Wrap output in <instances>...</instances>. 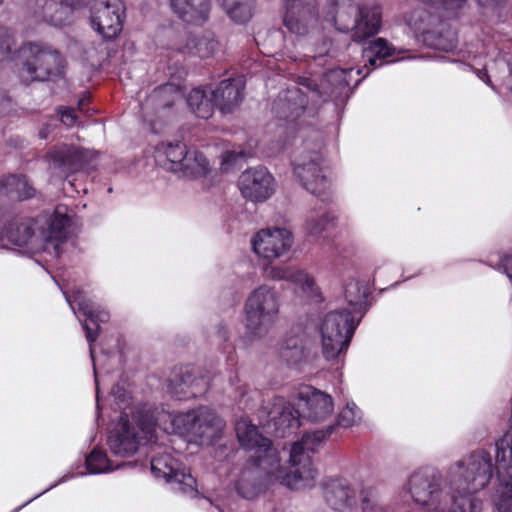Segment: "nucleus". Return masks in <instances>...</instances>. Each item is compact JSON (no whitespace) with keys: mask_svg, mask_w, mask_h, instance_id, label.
<instances>
[{"mask_svg":"<svg viewBox=\"0 0 512 512\" xmlns=\"http://www.w3.org/2000/svg\"><path fill=\"white\" fill-rule=\"evenodd\" d=\"M280 357L288 366L298 367L307 359V353L298 337H289L285 339L280 349Z\"/></svg>","mask_w":512,"mask_h":512,"instance_id":"nucleus-37","label":"nucleus"},{"mask_svg":"<svg viewBox=\"0 0 512 512\" xmlns=\"http://www.w3.org/2000/svg\"><path fill=\"white\" fill-rule=\"evenodd\" d=\"M50 129H51V126L50 124H45L41 130L39 131V137L41 139H47L48 138V135L50 133Z\"/></svg>","mask_w":512,"mask_h":512,"instance_id":"nucleus-54","label":"nucleus"},{"mask_svg":"<svg viewBox=\"0 0 512 512\" xmlns=\"http://www.w3.org/2000/svg\"><path fill=\"white\" fill-rule=\"evenodd\" d=\"M361 72H362V71H361V69H357V70H356V74H357V75H359Z\"/></svg>","mask_w":512,"mask_h":512,"instance_id":"nucleus-61","label":"nucleus"},{"mask_svg":"<svg viewBox=\"0 0 512 512\" xmlns=\"http://www.w3.org/2000/svg\"><path fill=\"white\" fill-rule=\"evenodd\" d=\"M222 49V44L214 32L206 30L188 38L183 53L208 59L215 57Z\"/></svg>","mask_w":512,"mask_h":512,"instance_id":"nucleus-29","label":"nucleus"},{"mask_svg":"<svg viewBox=\"0 0 512 512\" xmlns=\"http://www.w3.org/2000/svg\"><path fill=\"white\" fill-rule=\"evenodd\" d=\"M238 186L244 198L264 202L274 195L277 183L266 167L258 166L242 172Z\"/></svg>","mask_w":512,"mask_h":512,"instance_id":"nucleus-18","label":"nucleus"},{"mask_svg":"<svg viewBox=\"0 0 512 512\" xmlns=\"http://www.w3.org/2000/svg\"><path fill=\"white\" fill-rule=\"evenodd\" d=\"M246 156H247V154H245L242 151L239 152V153H236L235 151H231V152L228 151L224 155L223 162L224 163H227V162H230V161L235 162L237 157H246Z\"/></svg>","mask_w":512,"mask_h":512,"instance_id":"nucleus-51","label":"nucleus"},{"mask_svg":"<svg viewBox=\"0 0 512 512\" xmlns=\"http://www.w3.org/2000/svg\"><path fill=\"white\" fill-rule=\"evenodd\" d=\"M154 157L159 166L184 177L202 176L208 171L209 163L203 153L180 141L158 144Z\"/></svg>","mask_w":512,"mask_h":512,"instance_id":"nucleus-8","label":"nucleus"},{"mask_svg":"<svg viewBox=\"0 0 512 512\" xmlns=\"http://www.w3.org/2000/svg\"><path fill=\"white\" fill-rule=\"evenodd\" d=\"M506 67H507V80L512 78V53L504 52Z\"/></svg>","mask_w":512,"mask_h":512,"instance_id":"nucleus-53","label":"nucleus"},{"mask_svg":"<svg viewBox=\"0 0 512 512\" xmlns=\"http://www.w3.org/2000/svg\"><path fill=\"white\" fill-rule=\"evenodd\" d=\"M318 54H319V55H322V54H324V51L319 50V51H318ZM325 54H328V51H325Z\"/></svg>","mask_w":512,"mask_h":512,"instance_id":"nucleus-60","label":"nucleus"},{"mask_svg":"<svg viewBox=\"0 0 512 512\" xmlns=\"http://www.w3.org/2000/svg\"><path fill=\"white\" fill-rule=\"evenodd\" d=\"M75 213L66 205H58L52 212L45 211L35 224H71Z\"/></svg>","mask_w":512,"mask_h":512,"instance_id":"nucleus-40","label":"nucleus"},{"mask_svg":"<svg viewBox=\"0 0 512 512\" xmlns=\"http://www.w3.org/2000/svg\"><path fill=\"white\" fill-rule=\"evenodd\" d=\"M219 333L221 334V338L225 340V339H226V332H224V333L222 334V332H221V331H219Z\"/></svg>","mask_w":512,"mask_h":512,"instance_id":"nucleus-58","label":"nucleus"},{"mask_svg":"<svg viewBox=\"0 0 512 512\" xmlns=\"http://www.w3.org/2000/svg\"><path fill=\"white\" fill-rule=\"evenodd\" d=\"M113 394L120 403L126 402V392L120 386L117 385L113 388Z\"/></svg>","mask_w":512,"mask_h":512,"instance_id":"nucleus-52","label":"nucleus"},{"mask_svg":"<svg viewBox=\"0 0 512 512\" xmlns=\"http://www.w3.org/2000/svg\"><path fill=\"white\" fill-rule=\"evenodd\" d=\"M285 144H286V142H283V143L281 144V146L278 148V151L282 150V149L284 148Z\"/></svg>","mask_w":512,"mask_h":512,"instance_id":"nucleus-59","label":"nucleus"},{"mask_svg":"<svg viewBox=\"0 0 512 512\" xmlns=\"http://www.w3.org/2000/svg\"><path fill=\"white\" fill-rule=\"evenodd\" d=\"M21 73L32 81H46L63 73V59L58 51L43 43H25L17 52Z\"/></svg>","mask_w":512,"mask_h":512,"instance_id":"nucleus-9","label":"nucleus"},{"mask_svg":"<svg viewBox=\"0 0 512 512\" xmlns=\"http://www.w3.org/2000/svg\"><path fill=\"white\" fill-rule=\"evenodd\" d=\"M97 153L74 145L61 144L55 146L47 155L49 167L61 177L88 170L96 159Z\"/></svg>","mask_w":512,"mask_h":512,"instance_id":"nucleus-15","label":"nucleus"},{"mask_svg":"<svg viewBox=\"0 0 512 512\" xmlns=\"http://www.w3.org/2000/svg\"><path fill=\"white\" fill-rule=\"evenodd\" d=\"M422 40L427 46L436 50L449 52L456 48V40L453 33L442 35L434 31H429V33H425Z\"/></svg>","mask_w":512,"mask_h":512,"instance_id":"nucleus-42","label":"nucleus"},{"mask_svg":"<svg viewBox=\"0 0 512 512\" xmlns=\"http://www.w3.org/2000/svg\"><path fill=\"white\" fill-rule=\"evenodd\" d=\"M170 8L183 23L203 26L210 19L212 0H170Z\"/></svg>","mask_w":512,"mask_h":512,"instance_id":"nucleus-25","label":"nucleus"},{"mask_svg":"<svg viewBox=\"0 0 512 512\" xmlns=\"http://www.w3.org/2000/svg\"><path fill=\"white\" fill-rule=\"evenodd\" d=\"M354 71L352 67L331 69L324 74L320 88L315 80L310 78L301 79L300 84L310 91L313 100L316 101V98H320L327 101L339 97L350 86Z\"/></svg>","mask_w":512,"mask_h":512,"instance_id":"nucleus-19","label":"nucleus"},{"mask_svg":"<svg viewBox=\"0 0 512 512\" xmlns=\"http://www.w3.org/2000/svg\"><path fill=\"white\" fill-rule=\"evenodd\" d=\"M334 12L325 20L342 33H350L351 40L363 42L378 34L382 26V9L376 3L360 4L358 0H330Z\"/></svg>","mask_w":512,"mask_h":512,"instance_id":"nucleus-4","label":"nucleus"},{"mask_svg":"<svg viewBox=\"0 0 512 512\" xmlns=\"http://www.w3.org/2000/svg\"><path fill=\"white\" fill-rule=\"evenodd\" d=\"M155 424L151 417H143L137 425L129 421L127 415L122 414L114 432L108 438L111 453L119 457L134 455L141 439L151 440L154 436Z\"/></svg>","mask_w":512,"mask_h":512,"instance_id":"nucleus-10","label":"nucleus"},{"mask_svg":"<svg viewBox=\"0 0 512 512\" xmlns=\"http://www.w3.org/2000/svg\"><path fill=\"white\" fill-rule=\"evenodd\" d=\"M407 486L416 504L425 507L429 512H445V507L442 505V476L438 470L425 467L413 472Z\"/></svg>","mask_w":512,"mask_h":512,"instance_id":"nucleus-12","label":"nucleus"},{"mask_svg":"<svg viewBox=\"0 0 512 512\" xmlns=\"http://www.w3.org/2000/svg\"><path fill=\"white\" fill-rule=\"evenodd\" d=\"M424 4H428L431 6L443 8L445 10H457L459 9L465 0H419Z\"/></svg>","mask_w":512,"mask_h":512,"instance_id":"nucleus-46","label":"nucleus"},{"mask_svg":"<svg viewBox=\"0 0 512 512\" xmlns=\"http://www.w3.org/2000/svg\"><path fill=\"white\" fill-rule=\"evenodd\" d=\"M244 84L241 79L229 78L218 83L215 89H209L214 106L222 113H231L243 100Z\"/></svg>","mask_w":512,"mask_h":512,"instance_id":"nucleus-26","label":"nucleus"},{"mask_svg":"<svg viewBox=\"0 0 512 512\" xmlns=\"http://www.w3.org/2000/svg\"><path fill=\"white\" fill-rule=\"evenodd\" d=\"M11 55V38L0 32V61L9 59Z\"/></svg>","mask_w":512,"mask_h":512,"instance_id":"nucleus-47","label":"nucleus"},{"mask_svg":"<svg viewBox=\"0 0 512 512\" xmlns=\"http://www.w3.org/2000/svg\"><path fill=\"white\" fill-rule=\"evenodd\" d=\"M92 27L106 40L115 39L122 31L126 17L123 0H88Z\"/></svg>","mask_w":512,"mask_h":512,"instance_id":"nucleus-14","label":"nucleus"},{"mask_svg":"<svg viewBox=\"0 0 512 512\" xmlns=\"http://www.w3.org/2000/svg\"><path fill=\"white\" fill-rule=\"evenodd\" d=\"M366 52L371 54L368 60L369 64L373 67H377L382 65L383 60L395 53V48L386 39L377 38L370 42Z\"/></svg>","mask_w":512,"mask_h":512,"instance_id":"nucleus-39","label":"nucleus"},{"mask_svg":"<svg viewBox=\"0 0 512 512\" xmlns=\"http://www.w3.org/2000/svg\"><path fill=\"white\" fill-rule=\"evenodd\" d=\"M360 418V409L356 406V404L347 403L346 407L342 409L338 414L336 424H333L332 426H335V429L337 427L348 428L353 426L357 420H360Z\"/></svg>","mask_w":512,"mask_h":512,"instance_id":"nucleus-45","label":"nucleus"},{"mask_svg":"<svg viewBox=\"0 0 512 512\" xmlns=\"http://www.w3.org/2000/svg\"><path fill=\"white\" fill-rule=\"evenodd\" d=\"M251 244L259 256L267 259L278 258L290 249L292 233L285 226H267L253 237Z\"/></svg>","mask_w":512,"mask_h":512,"instance_id":"nucleus-20","label":"nucleus"},{"mask_svg":"<svg viewBox=\"0 0 512 512\" xmlns=\"http://www.w3.org/2000/svg\"><path fill=\"white\" fill-rule=\"evenodd\" d=\"M86 468L92 474H100L113 471L120 468L123 465H130L131 463L112 465V462L108 459L107 454L104 450L94 448L91 453L86 457Z\"/></svg>","mask_w":512,"mask_h":512,"instance_id":"nucleus-38","label":"nucleus"},{"mask_svg":"<svg viewBox=\"0 0 512 512\" xmlns=\"http://www.w3.org/2000/svg\"><path fill=\"white\" fill-rule=\"evenodd\" d=\"M245 327L252 337L265 336L279 313V298L275 290L261 285L250 293L245 306Z\"/></svg>","mask_w":512,"mask_h":512,"instance_id":"nucleus-7","label":"nucleus"},{"mask_svg":"<svg viewBox=\"0 0 512 512\" xmlns=\"http://www.w3.org/2000/svg\"><path fill=\"white\" fill-rule=\"evenodd\" d=\"M171 88L169 86H163V87H160L158 90H157V93L158 94H162V93H165L167 92L168 90H170Z\"/></svg>","mask_w":512,"mask_h":512,"instance_id":"nucleus-57","label":"nucleus"},{"mask_svg":"<svg viewBox=\"0 0 512 512\" xmlns=\"http://www.w3.org/2000/svg\"><path fill=\"white\" fill-rule=\"evenodd\" d=\"M199 408L196 410L188 411L186 413H179L173 418V425L182 430L184 433L192 434L196 437V430L199 419Z\"/></svg>","mask_w":512,"mask_h":512,"instance_id":"nucleus-43","label":"nucleus"},{"mask_svg":"<svg viewBox=\"0 0 512 512\" xmlns=\"http://www.w3.org/2000/svg\"><path fill=\"white\" fill-rule=\"evenodd\" d=\"M61 122L66 126H73L76 123L74 109L65 108L60 112Z\"/></svg>","mask_w":512,"mask_h":512,"instance_id":"nucleus-48","label":"nucleus"},{"mask_svg":"<svg viewBox=\"0 0 512 512\" xmlns=\"http://www.w3.org/2000/svg\"><path fill=\"white\" fill-rule=\"evenodd\" d=\"M256 0H218L227 16L237 24L248 22L253 16Z\"/></svg>","mask_w":512,"mask_h":512,"instance_id":"nucleus-36","label":"nucleus"},{"mask_svg":"<svg viewBox=\"0 0 512 512\" xmlns=\"http://www.w3.org/2000/svg\"><path fill=\"white\" fill-rule=\"evenodd\" d=\"M57 486V483H54L53 485H51V488H54Z\"/></svg>","mask_w":512,"mask_h":512,"instance_id":"nucleus-64","label":"nucleus"},{"mask_svg":"<svg viewBox=\"0 0 512 512\" xmlns=\"http://www.w3.org/2000/svg\"><path fill=\"white\" fill-rule=\"evenodd\" d=\"M200 381L192 367H180L173 371L169 379V389L171 393L178 397L189 396L188 389L197 386Z\"/></svg>","mask_w":512,"mask_h":512,"instance_id":"nucleus-35","label":"nucleus"},{"mask_svg":"<svg viewBox=\"0 0 512 512\" xmlns=\"http://www.w3.org/2000/svg\"><path fill=\"white\" fill-rule=\"evenodd\" d=\"M299 399L305 402V416L312 422L325 420L333 412L332 397L314 388L299 393Z\"/></svg>","mask_w":512,"mask_h":512,"instance_id":"nucleus-28","label":"nucleus"},{"mask_svg":"<svg viewBox=\"0 0 512 512\" xmlns=\"http://www.w3.org/2000/svg\"><path fill=\"white\" fill-rule=\"evenodd\" d=\"M57 486V483H54L53 485H51V488H54Z\"/></svg>","mask_w":512,"mask_h":512,"instance_id":"nucleus-62","label":"nucleus"},{"mask_svg":"<svg viewBox=\"0 0 512 512\" xmlns=\"http://www.w3.org/2000/svg\"><path fill=\"white\" fill-rule=\"evenodd\" d=\"M249 455V462L253 469H247L243 472L241 478L237 483V491L239 495H241L245 499H253L258 496L269 483L280 482L273 475H269L266 469L257 464L255 460H253L252 456L254 454V450L246 449Z\"/></svg>","mask_w":512,"mask_h":512,"instance_id":"nucleus-24","label":"nucleus"},{"mask_svg":"<svg viewBox=\"0 0 512 512\" xmlns=\"http://www.w3.org/2000/svg\"><path fill=\"white\" fill-rule=\"evenodd\" d=\"M497 482L491 501L498 512H512V442L507 436L496 442Z\"/></svg>","mask_w":512,"mask_h":512,"instance_id":"nucleus-13","label":"nucleus"},{"mask_svg":"<svg viewBox=\"0 0 512 512\" xmlns=\"http://www.w3.org/2000/svg\"><path fill=\"white\" fill-rule=\"evenodd\" d=\"M481 6H493L504 2L505 0H477Z\"/></svg>","mask_w":512,"mask_h":512,"instance_id":"nucleus-55","label":"nucleus"},{"mask_svg":"<svg viewBox=\"0 0 512 512\" xmlns=\"http://www.w3.org/2000/svg\"><path fill=\"white\" fill-rule=\"evenodd\" d=\"M361 503L363 512H387L374 488H367L361 492Z\"/></svg>","mask_w":512,"mask_h":512,"instance_id":"nucleus-44","label":"nucleus"},{"mask_svg":"<svg viewBox=\"0 0 512 512\" xmlns=\"http://www.w3.org/2000/svg\"><path fill=\"white\" fill-rule=\"evenodd\" d=\"M264 425L277 437H286L300 426L299 412L283 397L275 396L261 409Z\"/></svg>","mask_w":512,"mask_h":512,"instance_id":"nucleus-16","label":"nucleus"},{"mask_svg":"<svg viewBox=\"0 0 512 512\" xmlns=\"http://www.w3.org/2000/svg\"><path fill=\"white\" fill-rule=\"evenodd\" d=\"M502 266L505 274L512 281V253L503 258Z\"/></svg>","mask_w":512,"mask_h":512,"instance_id":"nucleus-50","label":"nucleus"},{"mask_svg":"<svg viewBox=\"0 0 512 512\" xmlns=\"http://www.w3.org/2000/svg\"><path fill=\"white\" fill-rule=\"evenodd\" d=\"M67 227L40 226V235L35 236L32 226H0V242L6 240L12 245L26 247L27 252L43 250L59 256L68 237Z\"/></svg>","mask_w":512,"mask_h":512,"instance_id":"nucleus-6","label":"nucleus"},{"mask_svg":"<svg viewBox=\"0 0 512 512\" xmlns=\"http://www.w3.org/2000/svg\"><path fill=\"white\" fill-rule=\"evenodd\" d=\"M366 289L356 281L345 288V299L350 309L327 313L321 325L322 355L328 362L338 365L350 345L360 319L366 313Z\"/></svg>","mask_w":512,"mask_h":512,"instance_id":"nucleus-2","label":"nucleus"},{"mask_svg":"<svg viewBox=\"0 0 512 512\" xmlns=\"http://www.w3.org/2000/svg\"><path fill=\"white\" fill-rule=\"evenodd\" d=\"M88 6V0H36L34 14L55 27H62L71 21L73 9Z\"/></svg>","mask_w":512,"mask_h":512,"instance_id":"nucleus-22","label":"nucleus"},{"mask_svg":"<svg viewBox=\"0 0 512 512\" xmlns=\"http://www.w3.org/2000/svg\"><path fill=\"white\" fill-rule=\"evenodd\" d=\"M488 60L480 68L481 65L477 57H474V63L469 64L479 79L496 91L497 86L504 85L507 81V67L504 52L497 46L491 47L487 52Z\"/></svg>","mask_w":512,"mask_h":512,"instance_id":"nucleus-23","label":"nucleus"},{"mask_svg":"<svg viewBox=\"0 0 512 512\" xmlns=\"http://www.w3.org/2000/svg\"><path fill=\"white\" fill-rule=\"evenodd\" d=\"M151 471L156 477H163L167 482L175 484L176 490L194 496L197 494L196 479L170 455H161L151 460Z\"/></svg>","mask_w":512,"mask_h":512,"instance_id":"nucleus-21","label":"nucleus"},{"mask_svg":"<svg viewBox=\"0 0 512 512\" xmlns=\"http://www.w3.org/2000/svg\"><path fill=\"white\" fill-rule=\"evenodd\" d=\"M89 96H84L78 101V108L81 110L83 106L85 105L86 101H88Z\"/></svg>","mask_w":512,"mask_h":512,"instance_id":"nucleus-56","label":"nucleus"},{"mask_svg":"<svg viewBox=\"0 0 512 512\" xmlns=\"http://www.w3.org/2000/svg\"><path fill=\"white\" fill-rule=\"evenodd\" d=\"M57 486V483H54L53 485H51V488H54Z\"/></svg>","mask_w":512,"mask_h":512,"instance_id":"nucleus-63","label":"nucleus"},{"mask_svg":"<svg viewBox=\"0 0 512 512\" xmlns=\"http://www.w3.org/2000/svg\"><path fill=\"white\" fill-rule=\"evenodd\" d=\"M210 88H194L187 97V104L192 113L201 119H208L214 111L213 97L209 93Z\"/></svg>","mask_w":512,"mask_h":512,"instance_id":"nucleus-34","label":"nucleus"},{"mask_svg":"<svg viewBox=\"0 0 512 512\" xmlns=\"http://www.w3.org/2000/svg\"><path fill=\"white\" fill-rule=\"evenodd\" d=\"M431 19V15L424 9H415L407 17L406 23L409 28L414 32L416 36H425V33H429L428 23Z\"/></svg>","mask_w":512,"mask_h":512,"instance_id":"nucleus-41","label":"nucleus"},{"mask_svg":"<svg viewBox=\"0 0 512 512\" xmlns=\"http://www.w3.org/2000/svg\"><path fill=\"white\" fill-rule=\"evenodd\" d=\"M236 434L243 449L254 450L253 460L266 469L269 475L280 480L281 485L290 489L300 490L313 485L316 469L313 467L308 451L314 452L316 448L335 431V426H328L325 430L317 429L306 432L301 441L295 442L289 452L290 467L280 464V457L272 441L259 433L255 425L245 421L236 424Z\"/></svg>","mask_w":512,"mask_h":512,"instance_id":"nucleus-1","label":"nucleus"},{"mask_svg":"<svg viewBox=\"0 0 512 512\" xmlns=\"http://www.w3.org/2000/svg\"><path fill=\"white\" fill-rule=\"evenodd\" d=\"M282 12L284 27L298 38L320 34L317 0H282Z\"/></svg>","mask_w":512,"mask_h":512,"instance_id":"nucleus-11","label":"nucleus"},{"mask_svg":"<svg viewBox=\"0 0 512 512\" xmlns=\"http://www.w3.org/2000/svg\"><path fill=\"white\" fill-rule=\"evenodd\" d=\"M198 417L196 437L207 442L218 439L224 427V421L208 407H199Z\"/></svg>","mask_w":512,"mask_h":512,"instance_id":"nucleus-32","label":"nucleus"},{"mask_svg":"<svg viewBox=\"0 0 512 512\" xmlns=\"http://www.w3.org/2000/svg\"><path fill=\"white\" fill-rule=\"evenodd\" d=\"M339 221V214L335 210H325L316 224H332Z\"/></svg>","mask_w":512,"mask_h":512,"instance_id":"nucleus-49","label":"nucleus"},{"mask_svg":"<svg viewBox=\"0 0 512 512\" xmlns=\"http://www.w3.org/2000/svg\"><path fill=\"white\" fill-rule=\"evenodd\" d=\"M495 468L490 453L482 449L452 466L448 472L451 505L447 512H480L482 501L472 495L490 483Z\"/></svg>","mask_w":512,"mask_h":512,"instance_id":"nucleus-3","label":"nucleus"},{"mask_svg":"<svg viewBox=\"0 0 512 512\" xmlns=\"http://www.w3.org/2000/svg\"><path fill=\"white\" fill-rule=\"evenodd\" d=\"M64 295L73 312L76 313L73 305V302H75L78 306V311L87 318V320L81 321V325L85 330L86 339L89 342L90 355L94 361L93 343L99 336L100 323H106L110 318V314L108 311L100 308L99 305L89 299L85 292L80 289L73 291V300H71V297L65 292Z\"/></svg>","mask_w":512,"mask_h":512,"instance_id":"nucleus-17","label":"nucleus"},{"mask_svg":"<svg viewBox=\"0 0 512 512\" xmlns=\"http://www.w3.org/2000/svg\"><path fill=\"white\" fill-rule=\"evenodd\" d=\"M327 504L334 510L343 511L355 502V491L343 479L331 480L324 486Z\"/></svg>","mask_w":512,"mask_h":512,"instance_id":"nucleus-30","label":"nucleus"},{"mask_svg":"<svg viewBox=\"0 0 512 512\" xmlns=\"http://www.w3.org/2000/svg\"><path fill=\"white\" fill-rule=\"evenodd\" d=\"M35 195V189L25 176L9 175L0 181V196L12 200H25Z\"/></svg>","mask_w":512,"mask_h":512,"instance_id":"nucleus-33","label":"nucleus"},{"mask_svg":"<svg viewBox=\"0 0 512 512\" xmlns=\"http://www.w3.org/2000/svg\"><path fill=\"white\" fill-rule=\"evenodd\" d=\"M299 90L288 91L284 97H279L273 104L276 116L281 120L294 122L305 110V100L299 97Z\"/></svg>","mask_w":512,"mask_h":512,"instance_id":"nucleus-31","label":"nucleus"},{"mask_svg":"<svg viewBox=\"0 0 512 512\" xmlns=\"http://www.w3.org/2000/svg\"><path fill=\"white\" fill-rule=\"evenodd\" d=\"M265 277L275 281H287L299 286L308 296L316 295L314 279L305 271L292 266H268Z\"/></svg>","mask_w":512,"mask_h":512,"instance_id":"nucleus-27","label":"nucleus"},{"mask_svg":"<svg viewBox=\"0 0 512 512\" xmlns=\"http://www.w3.org/2000/svg\"><path fill=\"white\" fill-rule=\"evenodd\" d=\"M321 144H315L312 150L300 151L293 160V174L301 186L308 192L328 201L332 193V179L324 166Z\"/></svg>","mask_w":512,"mask_h":512,"instance_id":"nucleus-5","label":"nucleus"}]
</instances>
